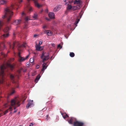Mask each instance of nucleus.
Here are the masks:
<instances>
[{
  "mask_svg": "<svg viewBox=\"0 0 126 126\" xmlns=\"http://www.w3.org/2000/svg\"><path fill=\"white\" fill-rule=\"evenodd\" d=\"M14 60V58H12L11 59V61H13Z\"/></svg>",
  "mask_w": 126,
  "mask_h": 126,
  "instance_id": "nucleus-51",
  "label": "nucleus"
},
{
  "mask_svg": "<svg viewBox=\"0 0 126 126\" xmlns=\"http://www.w3.org/2000/svg\"><path fill=\"white\" fill-rule=\"evenodd\" d=\"M26 43H24L21 45L18 46V50L19 51H20V50L19 49V48H21V47H26Z\"/></svg>",
  "mask_w": 126,
  "mask_h": 126,
  "instance_id": "nucleus-22",
  "label": "nucleus"
},
{
  "mask_svg": "<svg viewBox=\"0 0 126 126\" xmlns=\"http://www.w3.org/2000/svg\"><path fill=\"white\" fill-rule=\"evenodd\" d=\"M29 10L30 11H32V8L31 7H30L29 9Z\"/></svg>",
  "mask_w": 126,
  "mask_h": 126,
  "instance_id": "nucleus-38",
  "label": "nucleus"
},
{
  "mask_svg": "<svg viewBox=\"0 0 126 126\" xmlns=\"http://www.w3.org/2000/svg\"><path fill=\"white\" fill-rule=\"evenodd\" d=\"M22 20L21 19H17L15 20L13 22L14 25H18L20 24L21 23Z\"/></svg>",
  "mask_w": 126,
  "mask_h": 126,
  "instance_id": "nucleus-7",
  "label": "nucleus"
},
{
  "mask_svg": "<svg viewBox=\"0 0 126 126\" xmlns=\"http://www.w3.org/2000/svg\"><path fill=\"white\" fill-rule=\"evenodd\" d=\"M82 1L80 0H75L74 2V4L80 5H81Z\"/></svg>",
  "mask_w": 126,
  "mask_h": 126,
  "instance_id": "nucleus-14",
  "label": "nucleus"
},
{
  "mask_svg": "<svg viewBox=\"0 0 126 126\" xmlns=\"http://www.w3.org/2000/svg\"><path fill=\"white\" fill-rule=\"evenodd\" d=\"M15 92V91L14 90H13L11 92L10 94V95H12Z\"/></svg>",
  "mask_w": 126,
  "mask_h": 126,
  "instance_id": "nucleus-34",
  "label": "nucleus"
},
{
  "mask_svg": "<svg viewBox=\"0 0 126 126\" xmlns=\"http://www.w3.org/2000/svg\"><path fill=\"white\" fill-rule=\"evenodd\" d=\"M10 48H11V45H10Z\"/></svg>",
  "mask_w": 126,
  "mask_h": 126,
  "instance_id": "nucleus-57",
  "label": "nucleus"
},
{
  "mask_svg": "<svg viewBox=\"0 0 126 126\" xmlns=\"http://www.w3.org/2000/svg\"><path fill=\"white\" fill-rule=\"evenodd\" d=\"M30 65V64L29 63L27 64V66H29Z\"/></svg>",
  "mask_w": 126,
  "mask_h": 126,
  "instance_id": "nucleus-52",
  "label": "nucleus"
},
{
  "mask_svg": "<svg viewBox=\"0 0 126 126\" xmlns=\"http://www.w3.org/2000/svg\"><path fill=\"white\" fill-rule=\"evenodd\" d=\"M41 76L40 75H38L36 77L35 79V82L37 83L38 80L40 78Z\"/></svg>",
  "mask_w": 126,
  "mask_h": 126,
  "instance_id": "nucleus-21",
  "label": "nucleus"
},
{
  "mask_svg": "<svg viewBox=\"0 0 126 126\" xmlns=\"http://www.w3.org/2000/svg\"><path fill=\"white\" fill-rule=\"evenodd\" d=\"M25 15V14L23 12L22 13V16H23Z\"/></svg>",
  "mask_w": 126,
  "mask_h": 126,
  "instance_id": "nucleus-46",
  "label": "nucleus"
},
{
  "mask_svg": "<svg viewBox=\"0 0 126 126\" xmlns=\"http://www.w3.org/2000/svg\"><path fill=\"white\" fill-rule=\"evenodd\" d=\"M18 3H16L15 5H12L10 7L6 8L4 10V15L3 16V18L6 17L7 18V21L9 22L10 21L12 16L13 15V12L11 10L14 8L15 6H18V3L20 4L22 0H17Z\"/></svg>",
  "mask_w": 126,
  "mask_h": 126,
  "instance_id": "nucleus-1",
  "label": "nucleus"
},
{
  "mask_svg": "<svg viewBox=\"0 0 126 126\" xmlns=\"http://www.w3.org/2000/svg\"><path fill=\"white\" fill-rule=\"evenodd\" d=\"M25 60V58L21 56L19 57V61L20 62H22Z\"/></svg>",
  "mask_w": 126,
  "mask_h": 126,
  "instance_id": "nucleus-24",
  "label": "nucleus"
},
{
  "mask_svg": "<svg viewBox=\"0 0 126 126\" xmlns=\"http://www.w3.org/2000/svg\"><path fill=\"white\" fill-rule=\"evenodd\" d=\"M62 46H61L60 44H59L58 46V47L60 48H62Z\"/></svg>",
  "mask_w": 126,
  "mask_h": 126,
  "instance_id": "nucleus-35",
  "label": "nucleus"
},
{
  "mask_svg": "<svg viewBox=\"0 0 126 126\" xmlns=\"http://www.w3.org/2000/svg\"><path fill=\"white\" fill-rule=\"evenodd\" d=\"M79 19H77L76 20L74 23L75 25H76L75 27L77 26V24L79 22Z\"/></svg>",
  "mask_w": 126,
  "mask_h": 126,
  "instance_id": "nucleus-28",
  "label": "nucleus"
},
{
  "mask_svg": "<svg viewBox=\"0 0 126 126\" xmlns=\"http://www.w3.org/2000/svg\"><path fill=\"white\" fill-rule=\"evenodd\" d=\"M13 107H14V110H15L16 108V106H13Z\"/></svg>",
  "mask_w": 126,
  "mask_h": 126,
  "instance_id": "nucleus-48",
  "label": "nucleus"
},
{
  "mask_svg": "<svg viewBox=\"0 0 126 126\" xmlns=\"http://www.w3.org/2000/svg\"><path fill=\"white\" fill-rule=\"evenodd\" d=\"M46 19H47V20H48V19L47 18H46Z\"/></svg>",
  "mask_w": 126,
  "mask_h": 126,
  "instance_id": "nucleus-58",
  "label": "nucleus"
},
{
  "mask_svg": "<svg viewBox=\"0 0 126 126\" xmlns=\"http://www.w3.org/2000/svg\"><path fill=\"white\" fill-rule=\"evenodd\" d=\"M38 15L36 13H34L33 16H32V17L34 20L36 19L37 18Z\"/></svg>",
  "mask_w": 126,
  "mask_h": 126,
  "instance_id": "nucleus-25",
  "label": "nucleus"
},
{
  "mask_svg": "<svg viewBox=\"0 0 126 126\" xmlns=\"http://www.w3.org/2000/svg\"><path fill=\"white\" fill-rule=\"evenodd\" d=\"M70 56L71 57H73L75 56L74 53L72 52H70Z\"/></svg>",
  "mask_w": 126,
  "mask_h": 126,
  "instance_id": "nucleus-29",
  "label": "nucleus"
},
{
  "mask_svg": "<svg viewBox=\"0 0 126 126\" xmlns=\"http://www.w3.org/2000/svg\"><path fill=\"white\" fill-rule=\"evenodd\" d=\"M34 61V60L33 58H31L30 59V62L32 63Z\"/></svg>",
  "mask_w": 126,
  "mask_h": 126,
  "instance_id": "nucleus-31",
  "label": "nucleus"
},
{
  "mask_svg": "<svg viewBox=\"0 0 126 126\" xmlns=\"http://www.w3.org/2000/svg\"><path fill=\"white\" fill-rule=\"evenodd\" d=\"M44 32L48 36H51L52 34V32L49 30H45L44 31Z\"/></svg>",
  "mask_w": 126,
  "mask_h": 126,
  "instance_id": "nucleus-11",
  "label": "nucleus"
},
{
  "mask_svg": "<svg viewBox=\"0 0 126 126\" xmlns=\"http://www.w3.org/2000/svg\"><path fill=\"white\" fill-rule=\"evenodd\" d=\"M9 110L10 111H12L13 110L11 106H10L8 109L6 110L4 112V114L5 115L8 112V110Z\"/></svg>",
  "mask_w": 126,
  "mask_h": 126,
  "instance_id": "nucleus-18",
  "label": "nucleus"
},
{
  "mask_svg": "<svg viewBox=\"0 0 126 126\" xmlns=\"http://www.w3.org/2000/svg\"><path fill=\"white\" fill-rule=\"evenodd\" d=\"M5 46L3 43H2L0 44V50H1L4 49Z\"/></svg>",
  "mask_w": 126,
  "mask_h": 126,
  "instance_id": "nucleus-17",
  "label": "nucleus"
},
{
  "mask_svg": "<svg viewBox=\"0 0 126 126\" xmlns=\"http://www.w3.org/2000/svg\"><path fill=\"white\" fill-rule=\"evenodd\" d=\"M61 5H59L56 6L53 9L54 12H56L60 10L61 8Z\"/></svg>",
  "mask_w": 126,
  "mask_h": 126,
  "instance_id": "nucleus-9",
  "label": "nucleus"
},
{
  "mask_svg": "<svg viewBox=\"0 0 126 126\" xmlns=\"http://www.w3.org/2000/svg\"><path fill=\"white\" fill-rule=\"evenodd\" d=\"M41 58L43 59L42 62L44 63L45 61L47 60L49 58V54L47 55L45 54L44 52H43L41 56Z\"/></svg>",
  "mask_w": 126,
  "mask_h": 126,
  "instance_id": "nucleus-5",
  "label": "nucleus"
},
{
  "mask_svg": "<svg viewBox=\"0 0 126 126\" xmlns=\"http://www.w3.org/2000/svg\"><path fill=\"white\" fill-rule=\"evenodd\" d=\"M46 63H44L42 64V68L41 69V71L44 72L45 70L47 68V66H46Z\"/></svg>",
  "mask_w": 126,
  "mask_h": 126,
  "instance_id": "nucleus-15",
  "label": "nucleus"
},
{
  "mask_svg": "<svg viewBox=\"0 0 126 126\" xmlns=\"http://www.w3.org/2000/svg\"><path fill=\"white\" fill-rule=\"evenodd\" d=\"M19 70H21V71L22 70H23V69L22 68H21Z\"/></svg>",
  "mask_w": 126,
  "mask_h": 126,
  "instance_id": "nucleus-47",
  "label": "nucleus"
},
{
  "mask_svg": "<svg viewBox=\"0 0 126 126\" xmlns=\"http://www.w3.org/2000/svg\"><path fill=\"white\" fill-rule=\"evenodd\" d=\"M17 111V110H15V111H14V113H15Z\"/></svg>",
  "mask_w": 126,
  "mask_h": 126,
  "instance_id": "nucleus-54",
  "label": "nucleus"
},
{
  "mask_svg": "<svg viewBox=\"0 0 126 126\" xmlns=\"http://www.w3.org/2000/svg\"><path fill=\"white\" fill-rule=\"evenodd\" d=\"M37 36V35L35 34L33 36L34 37H35Z\"/></svg>",
  "mask_w": 126,
  "mask_h": 126,
  "instance_id": "nucleus-49",
  "label": "nucleus"
},
{
  "mask_svg": "<svg viewBox=\"0 0 126 126\" xmlns=\"http://www.w3.org/2000/svg\"><path fill=\"white\" fill-rule=\"evenodd\" d=\"M10 77L11 80H13V82H14V76L12 74H10Z\"/></svg>",
  "mask_w": 126,
  "mask_h": 126,
  "instance_id": "nucleus-27",
  "label": "nucleus"
},
{
  "mask_svg": "<svg viewBox=\"0 0 126 126\" xmlns=\"http://www.w3.org/2000/svg\"><path fill=\"white\" fill-rule=\"evenodd\" d=\"M33 100L30 101L28 103V104L26 106V108L27 109H28L30 106H32L33 105Z\"/></svg>",
  "mask_w": 126,
  "mask_h": 126,
  "instance_id": "nucleus-12",
  "label": "nucleus"
},
{
  "mask_svg": "<svg viewBox=\"0 0 126 126\" xmlns=\"http://www.w3.org/2000/svg\"><path fill=\"white\" fill-rule=\"evenodd\" d=\"M33 125H34L33 123H31L29 125V126H32Z\"/></svg>",
  "mask_w": 126,
  "mask_h": 126,
  "instance_id": "nucleus-39",
  "label": "nucleus"
},
{
  "mask_svg": "<svg viewBox=\"0 0 126 126\" xmlns=\"http://www.w3.org/2000/svg\"><path fill=\"white\" fill-rule=\"evenodd\" d=\"M39 67V66L38 65H37L36 66V68L38 69Z\"/></svg>",
  "mask_w": 126,
  "mask_h": 126,
  "instance_id": "nucleus-37",
  "label": "nucleus"
},
{
  "mask_svg": "<svg viewBox=\"0 0 126 126\" xmlns=\"http://www.w3.org/2000/svg\"><path fill=\"white\" fill-rule=\"evenodd\" d=\"M11 29V27L10 26H7L4 29L3 31L5 33H9V31Z\"/></svg>",
  "mask_w": 126,
  "mask_h": 126,
  "instance_id": "nucleus-10",
  "label": "nucleus"
},
{
  "mask_svg": "<svg viewBox=\"0 0 126 126\" xmlns=\"http://www.w3.org/2000/svg\"><path fill=\"white\" fill-rule=\"evenodd\" d=\"M7 66L10 68L11 70H13L15 67V64H11L7 63V64L6 65L3 64L0 65V83H3L4 81V73L6 71Z\"/></svg>",
  "mask_w": 126,
  "mask_h": 126,
  "instance_id": "nucleus-2",
  "label": "nucleus"
},
{
  "mask_svg": "<svg viewBox=\"0 0 126 126\" xmlns=\"http://www.w3.org/2000/svg\"><path fill=\"white\" fill-rule=\"evenodd\" d=\"M20 55V52H19L18 54V56L19 57H21V56Z\"/></svg>",
  "mask_w": 126,
  "mask_h": 126,
  "instance_id": "nucleus-40",
  "label": "nucleus"
},
{
  "mask_svg": "<svg viewBox=\"0 0 126 126\" xmlns=\"http://www.w3.org/2000/svg\"><path fill=\"white\" fill-rule=\"evenodd\" d=\"M9 33H5L1 37V39L2 40H4L5 39L7 38L9 36Z\"/></svg>",
  "mask_w": 126,
  "mask_h": 126,
  "instance_id": "nucleus-6",
  "label": "nucleus"
},
{
  "mask_svg": "<svg viewBox=\"0 0 126 126\" xmlns=\"http://www.w3.org/2000/svg\"><path fill=\"white\" fill-rule=\"evenodd\" d=\"M61 114L63 116V117L64 119H65L67 117H68V116L65 113H62Z\"/></svg>",
  "mask_w": 126,
  "mask_h": 126,
  "instance_id": "nucleus-23",
  "label": "nucleus"
},
{
  "mask_svg": "<svg viewBox=\"0 0 126 126\" xmlns=\"http://www.w3.org/2000/svg\"><path fill=\"white\" fill-rule=\"evenodd\" d=\"M29 55H27L26 57V58H25V60L27 58H28V57H29Z\"/></svg>",
  "mask_w": 126,
  "mask_h": 126,
  "instance_id": "nucleus-41",
  "label": "nucleus"
},
{
  "mask_svg": "<svg viewBox=\"0 0 126 126\" xmlns=\"http://www.w3.org/2000/svg\"><path fill=\"white\" fill-rule=\"evenodd\" d=\"M72 8V6L70 5L67 4V7H66L67 9V10H70Z\"/></svg>",
  "mask_w": 126,
  "mask_h": 126,
  "instance_id": "nucleus-26",
  "label": "nucleus"
},
{
  "mask_svg": "<svg viewBox=\"0 0 126 126\" xmlns=\"http://www.w3.org/2000/svg\"><path fill=\"white\" fill-rule=\"evenodd\" d=\"M48 16L51 19H53L55 18V15L53 12H50L48 14Z\"/></svg>",
  "mask_w": 126,
  "mask_h": 126,
  "instance_id": "nucleus-8",
  "label": "nucleus"
},
{
  "mask_svg": "<svg viewBox=\"0 0 126 126\" xmlns=\"http://www.w3.org/2000/svg\"><path fill=\"white\" fill-rule=\"evenodd\" d=\"M16 42H14L13 43V47H12V49H14V47L15 46V44H16Z\"/></svg>",
  "mask_w": 126,
  "mask_h": 126,
  "instance_id": "nucleus-30",
  "label": "nucleus"
},
{
  "mask_svg": "<svg viewBox=\"0 0 126 126\" xmlns=\"http://www.w3.org/2000/svg\"><path fill=\"white\" fill-rule=\"evenodd\" d=\"M45 12H46L47 13L48 12V9H46L45 10Z\"/></svg>",
  "mask_w": 126,
  "mask_h": 126,
  "instance_id": "nucleus-45",
  "label": "nucleus"
},
{
  "mask_svg": "<svg viewBox=\"0 0 126 126\" xmlns=\"http://www.w3.org/2000/svg\"><path fill=\"white\" fill-rule=\"evenodd\" d=\"M7 104L6 103L4 105V106L5 107H7Z\"/></svg>",
  "mask_w": 126,
  "mask_h": 126,
  "instance_id": "nucleus-44",
  "label": "nucleus"
},
{
  "mask_svg": "<svg viewBox=\"0 0 126 126\" xmlns=\"http://www.w3.org/2000/svg\"><path fill=\"white\" fill-rule=\"evenodd\" d=\"M21 70H20L19 69V70L18 71V72L19 73H20L21 72Z\"/></svg>",
  "mask_w": 126,
  "mask_h": 126,
  "instance_id": "nucleus-43",
  "label": "nucleus"
},
{
  "mask_svg": "<svg viewBox=\"0 0 126 126\" xmlns=\"http://www.w3.org/2000/svg\"><path fill=\"white\" fill-rule=\"evenodd\" d=\"M7 56L6 54H4L3 52H1L0 54V59H2L3 58L6 57Z\"/></svg>",
  "mask_w": 126,
  "mask_h": 126,
  "instance_id": "nucleus-16",
  "label": "nucleus"
},
{
  "mask_svg": "<svg viewBox=\"0 0 126 126\" xmlns=\"http://www.w3.org/2000/svg\"><path fill=\"white\" fill-rule=\"evenodd\" d=\"M52 46L53 47H54L55 46V44H52Z\"/></svg>",
  "mask_w": 126,
  "mask_h": 126,
  "instance_id": "nucleus-50",
  "label": "nucleus"
},
{
  "mask_svg": "<svg viewBox=\"0 0 126 126\" xmlns=\"http://www.w3.org/2000/svg\"><path fill=\"white\" fill-rule=\"evenodd\" d=\"M16 34H15V32H14L13 33V39L14 40V39H15V36L16 35Z\"/></svg>",
  "mask_w": 126,
  "mask_h": 126,
  "instance_id": "nucleus-36",
  "label": "nucleus"
},
{
  "mask_svg": "<svg viewBox=\"0 0 126 126\" xmlns=\"http://www.w3.org/2000/svg\"><path fill=\"white\" fill-rule=\"evenodd\" d=\"M42 43V42H39V45H41Z\"/></svg>",
  "mask_w": 126,
  "mask_h": 126,
  "instance_id": "nucleus-42",
  "label": "nucleus"
},
{
  "mask_svg": "<svg viewBox=\"0 0 126 126\" xmlns=\"http://www.w3.org/2000/svg\"><path fill=\"white\" fill-rule=\"evenodd\" d=\"M26 97H25V98H23V99H24V100H25L26 99Z\"/></svg>",
  "mask_w": 126,
  "mask_h": 126,
  "instance_id": "nucleus-55",
  "label": "nucleus"
},
{
  "mask_svg": "<svg viewBox=\"0 0 126 126\" xmlns=\"http://www.w3.org/2000/svg\"><path fill=\"white\" fill-rule=\"evenodd\" d=\"M25 21H28V20H29V18H28V17H26V18H25Z\"/></svg>",
  "mask_w": 126,
  "mask_h": 126,
  "instance_id": "nucleus-33",
  "label": "nucleus"
},
{
  "mask_svg": "<svg viewBox=\"0 0 126 126\" xmlns=\"http://www.w3.org/2000/svg\"><path fill=\"white\" fill-rule=\"evenodd\" d=\"M67 121L69 124H73L74 126H84V123L83 122L77 121L76 119L74 117H71L68 119Z\"/></svg>",
  "mask_w": 126,
  "mask_h": 126,
  "instance_id": "nucleus-3",
  "label": "nucleus"
},
{
  "mask_svg": "<svg viewBox=\"0 0 126 126\" xmlns=\"http://www.w3.org/2000/svg\"><path fill=\"white\" fill-rule=\"evenodd\" d=\"M43 48V47H42L38 45H37L36 47V50L38 51H41L42 50Z\"/></svg>",
  "mask_w": 126,
  "mask_h": 126,
  "instance_id": "nucleus-20",
  "label": "nucleus"
},
{
  "mask_svg": "<svg viewBox=\"0 0 126 126\" xmlns=\"http://www.w3.org/2000/svg\"><path fill=\"white\" fill-rule=\"evenodd\" d=\"M20 100H20L17 99L15 100L14 99H12L11 101V106H14L16 105L17 107L19 106L20 105L19 103L20 102Z\"/></svg>",
  "mask_w": 126,
  "mask_h": 126,
  "instance_id": "nucleus-4",
  "label": "nucleus"
},
{
  "mask_svg": "<svg viewBox=\"0 0 126 126\" xmlns=\"http://www.w3.org/2000/svg\"><path fill=\"white\" fill-rule=\"evenodd\" d=\"M47 26L46 25H45L43 27V28L45 30V29H47Z\"/></svg>",
  "mask_w": 126,
  "mask_h": 126,
  "instance_id": "nucleus-32",
  "label": "nucleus"
},
{
  "mask_svg": "<svg viewBox=\"0 0 126 126\" xmlns=\"http://www.w3.org/2000/svg\"><path fill=\"white\" fill-rule=\"evenodd\" d=\"M81 7V6L80 5H77L75 6H73L72 9L73 10H76L78 9H79Z\"/></svg>",
  "mask_w": 126,
  "mask_h": 126,
  "instance_id": "nucleus-13",
  "label": "nucleus"
},
{
  "mask_svg": "<svg viewBox=\"0 0 126 126\" xmlns=\"http://www.w3.org/2000/svg\"><path fill=\"white\" fill-rule=\"evenodd\" d=\"M2 116V115H1V114H0V117Z\"/></svg>",
  "mask_w": 126,
  "mask_h": 126,
  "instance_id": "nucleus-56",
  "label": "nucleus"
},
{
  "mask_svg": "<svg viewBox=\"0 0 126 126\" xmlns=\"http://www.w3.org/2000/svg\"><path fill=\"white\" fill-rule=\"evenodd\" d=\"M53 57L52 56H51L50 58V59L51 60H52L53 59Z\"/></svg>",
  "mask_w": 126,
  "mask_h": 126,
  "instance_id": "nucleus-53",
  "label": "nucleus"
},
{
  "mask_svg": "<svg viewBox=\"0 0 126 126\" xmlns=\"http://www.w3.org/2000/svg\"><path fill=\"white\" fill-rule=\"evenodd\" d=\"M22 126V125H20V126Z\"/></svg>",
  "mask_w": 126,
  "mask_h": 126,
  "instance_id": "nucleus-59",
  "label": "nucleus"
},
{
  "mask_svg": "<svg viewBox=\"0 0 126 126\" xmlns=\"http://www.w3.org/2000/svg\"><path fill=\"white\" fill-rule=\"evenodd\" d=\"M7 3V1L6 0H1L0 1V4L5 5Z\"/></svg>",
  "mask_w": 126,
  "mask_h": 126,
  "instance_id": "nucleus-19",
  "label": "nucleus"
}]
</instances>
